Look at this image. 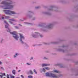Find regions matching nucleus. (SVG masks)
Returning <instances> with one entry per match:
<instances>
[{"mask_svg":"<svg viewBox=\"0 0 78 78\" xmlns=\"http://www.w3.org/2000/svg\"><path fill=\"white\" fill-rule=\"evenodd\" d=\"M12 1L10 0H6L5 1H2L1 2L2 5H3V6H1L3 9H11L14 8V6L13 5H11Z\"/></svg>","mask_w":78,"mask_h":78,"instance_id":"f257e3e1","label":"nucleus"},{"mask_svg":"<svg viewBox=\"0 0 78 78\" xmlns=\"http://www.w3.org/2000/svg\"><path fill=\"white\" fill-rule=\"evenodd\" d=\"M53 27V24L51 23L48 25H45L43 27L42 30L44 31H47V29H51Z\"/></svg>","mask_w":78,"mask_h":78,"instance_id":"f03ea898","label":"nucleus"},{"mask_svg":"<svg viewBox=\"0 0 78 78\" xmlns=\"http://www.w3.org/2000/svg\"><path fill=\"white\" fill-rule=\"evenodd\" d=\"M46 76H50L51 78H58V76L56 75L48 73H46Z\"/></svg>","mask_w":78,"mask_h":78,"instance_id":"7ed1b4c3","label":"nucleus"},{"mask_svg":"<svg viewBox=\"0 0 78 78\" xmlns=\"http://www.w3.org/2000/svg\"><path fill=\"white\" fill-rule=\"evenodd\" d=\"M10 34H13L14 35L13 36V37H14L16 40L17 41L18 40L19 37V36L17 34V32L16 31H14L12 32H10Z\"/></svg>","mask_w":78,"mask_h":78,"instance_id":"20e7f679","label":"nucleus"},{"mask_svg":"<svg viewBox=\"0 0 78 78\" xmlns=\"http://www.w3.org/2000/svg\"><path fill=\"white\" fill-rule=\"evenodd\" d=\"M3 11L5 12V14H16V13L15 12L12 11L10 10H3Z\"/></svg>","mask_w":78,"mask_h":78,"instance_id":"39448f33","label":"nucleus"},{"mask_svg":"<svg viewBox=\"0 0 78 78\" xmlns=\"http://www.w3.org/2000/svg\"><path fill=\"white\" fill-rule=\"evenodd\" d=\"M39 36H40L41 37H43L42 35L38 33L35 32L34 34L32 35V36L33 37L35 38L38 37H39Z\"/></svg>","mask_w":78,"mask_h":78,"instance_id":"423d86ee","label":"nucleus"},{"mask_svg":"<svg viewBox=\"0 0 78 78\" xmlns=\"http://www.w3.org/2000/svg\"><path fill=\"white\" fill-rule=\"evenodd\" d=\"M4 22L6 24V25H5V27L6 28H7V30L8 31V32H10V31H11V30L9 29V28H8V27L9 26V24H8V23H7V22H6V21L5 20L4 21Z\"/></svg>","mask_w":78,"mask_h":78,"instance_id":"0eeeda50","label":"nucleus"},{"mask_svg":"<svg viewBox=\"0 0 78 78\" xmlns=\"http://www.w3.org/2000/svg\"><path fill=\"white\" fill-rule=\"evenodd\" d=\"M20 41H21V43L23 44H24V42H23V41H22V40L23 39H25V37H24V36H23V35L21 34H20Z\"/></svg>","mask_w":78,"mask_h":78,"instance_id":"6e6552de","label":"nucleus"},{"mask_svg":"<svg viewBox=\"0 0 78 78\" xmlns=\"http://www.w3.org/2000/svg\"><path fill=\"white\" fill-rule=\"evenodd\" d=\"M9 16H6L5 15H3L2 16L1 18L0 19H9Z\"/></svg>","mask_w":78,"mask_h":78,"instance_id":"1a4fd4ad","label":"nucleus"},{"mask_svg":"<svg viewBox=\"0 0 78 78\" xmlns=\"http://www.w3.org/2000/svg\"><path fill=\"white\" fill-rule=\"evenodd\" d=\"M50 66V64H42V67H44V66Z\"/></svg>","mask_w":78,"mask_h":78,"instance_id":"9d476101","label":"nucleus"},{"mask_svg":"<svg viewBox=\"0 0 78 78\" xmlns=\"http://www.w3.org/2000/svg\"><path fill=\"white\" fill-rule=\"evenodd\" d=\"M56 66H60V67L61 68H64V67L63 66L61 65V64H57Z\"/></svg>","mask_w":78,"mask_h":78,"instance_id":"9b49d317","label":"nucleus"},{"mask_svg":"<svg viewBox=\"0 0 78 78\" xmlns=\"http://www.w3.org/2000/svg\"><path fill=\"white\" fill-rule=\"evenodd\" d=\"M9 20H11L12 21H14V22H17L16 20L14 18L10 19Z\"/></svg>","mask_w":78,"mask_h":78,"instance_id":"f8f14e48","label":"nucleus"},{"mask_svg":"<svg viewBox=\"0 0 78 78\" xmlns=\"http://www.w3.org/2000/svg\"><path fill=\"white\" fill-rule=\"evenodd\" d=\"M12 73L13 75H16V70H13L12 71Z\"/></svg>","mask_w":78,"mask_h":78,"instance_id":"ddd939ff","label":"nucleus"},{"mask_svg":"<svg viewBox=\"0 0 78 78\" xmlns=\"http://www.w3.org/2000/svg\"><path fill=\"white\" fill-rule=\"evenodd\" d=\"M53 8H54V6H51L50 7V9H49V10H50V11H52L53 10Z\"/></svg>","mask_w":78,"mask_h":78,"instance_id":"4468645a","label":"nucleus"},{"mask_svg":"<svg viewBox=\"0 0 78 78\" xmlns=\"http://www.w3.org/2000/svg\"><path fill=\"white\" fill-rule=\"evenodd\" d=\"M58 51H63V52H64V50H62V49H58Z\"/></svg>","mask_w":78,"mask_h":78,"instance_id":"2eb2a0df","label":"nucleus"},{"mask_svg":"<svg viewBox=\"0 0 78 78\" xmlns=\"http://www.w3.org/2000/svg\"><path fill=\"white\" fill-rule=\"evenodd\" d=\"M54 72H55V73H59V71L57 70H54Z\"/></svg>","mask_w":78,"mask_h":78,"instance_id":"dca6fc26","label":"nucleus"},{"mask_svg":"<svg viewBox=\"0 0 78 78\" xmlns=\"http://www.w3.org/2000/svg\"><path fill=\"white\" fill-rule=\"evenodd\" d=\"M29 72L31 75H33V71H32L31 70H30Z\"/></svg>","mask_w":78,"mask_h":78,"instance_id":"f3484780","label":"nucleus"},{"mask_svg":"<svg viewBox=\"0 0 78 78\" xmlns=\"http://www.w3.org/2000/svg\"><path fill=\"white\" fill-rule=\"evenodd\" d=\"M9 22L11 24H12L13 25H16V24H13V23L12 22H11V21H9Z\"/></svg>","mask_w":78,"mask_h":78,"instance_id":"a211bd4d","label":"nucleus"},{"mask_svg":"<svg viewBox=\"0 0 78 78\" xmlns=\"http://www.w3.org/2000/svg\"><path fill=\"white\" fill-rule=\"evenodd\" d=\"M45 69H46L47 70H50V68H48V67H45Z\"/></svg>","mask_w":78,"mask_h":78,"instance_id":"6ab92c4d","label":"nucleus"},{"mask_svg":"<svg viewBox=\"0 0 78 78\" xmlns=\"http://www.w3.org/2000/svg\"><path fill=\"white\" fill-rule=\"evenodd\" d=\"M34 72L36 74H37V72H36V69H34Z\"/></svg>","mask_w":78,"mask_h":78,"instance_id":"aec40b11","label":"nucleus"},{"mask_svg":"<svg viewBox=\"0 0 78 78\" xmlns=\"http://www.w3.org/2000/svg\"><path fill=\"white\" fill-rule=\"evenodd\" d=\"M1 74L2 75H1V76H2V77H3V76H4H4H6V75H5V73H2Z\"/></svg>","mask_w":78,"mask_h":78,"instance_id":"412c9836","label":"nucleus"},{"mask_svg":"<svg viewBox=\"0 0 78 78\" xmlns=\"http://www.w3.org/2000/svg\"><path fill=\"white\" fill-rule=\"evenodd\" d=\"M33 76H28V78H33Z\"/></svg>","mask_w":78,"mask_h":78,"instance_id":"4be33fe9","label":"nucleus"},{"mask_svg":"<svg viewBox=\"0 0 78 78\" xmlns=\"http://www.w3.org/2000/svg\"><path fill=\"white\" fill-rule=\"evenodd\" d=\"M42 71H43V72H45V71H46L45 70V69L43 68Z\"/></svg>","mask_w":78,"mask_h":78,"instance_id":"5701e85b","label":"nucleus"},{"mask_svg":"<svg viewBox=\"0 0 78 78\" xmlns=\"http://www.w3.org/2000/svg\"><path fill=\"white\" fill-rule=\"evenodd\" d=\"M41 8V7H40V6H38L36 7H35V8H36V9H39V8Z\"/></svg>","mask_w":78,"mask_h":78,"instance_id":"b1692460","label":"nucleus"},{"mask_svg":"<svg viewBox=\"0 0 78 78\" xmlns=\"http://www.w3.org/2000/svg\"><path fill=\"white\" fill-rule=\"evenodd\" d=\"M16 29H19V27H18L15 26H14Z\"/></svg>","mask_w":78,"mask_h":78,"instance_id":"393cba45","label":"nucleus"},{"mask_svg":"<svg viewBox=\"0 0 78 78\" xmlns=\"http://www.w3.org/2000/svg\"><path fill=\"white\" fill-rule=\"evenodd\" d=\"M44 14H48V15L49 14V13L48 12H44Z\"/></svg>","mask_w":78,"mask_h":78,"instance_id":"a878e982","label":"nucleus"},{"mask_svg":"<svg viewBox=\"0 0 78 78\" xmlns=\"http://www.w3.org/2000/svg\"><path fill=\"white\" fill-rule=\"evenodd\" d=\"M7 78H9V75L8 74H7Z\"/></svg>","mask_w":78,"mask_h":78,"instance_id":"bb28decb","label":"nucleus"},{"mask_svg":"<svg viewBox=\"0 0 78 78\" xmlns=\"http://www.w3.org/2000/svg\"><path fill=\"white\" fill-rule=\"evenodd\" d=\"M10 78H14V76H10Z\"/></svg>","mask_w":78,"mask_h":78,"instance_id":"cd10ccee","label":"nucleus"},{"mask_svg":"<svg viewBox=\"0 0 78 78\" xmlns=\"http://www.w3.org/2000/svg\"><path fill=\"white\" fill-rule=\"evenodd\" d=\"M21 77H22V78H24V76H23L22 75H21Z\"/></svg>","mask_w":78,"mask_h":78,"instance_id":"c85d7f7f","label":"nucleus"},{"mask_svg":"<svg viewBox=\"0 0 78 78\" xmlns=\"http://www.w3.org/2000/svg\"><path fill=\"white\" fill-rule=\"evenodd\" d=\"M27 65H31V64H30V63H27Z\"/></svg>","mask_w":78,"mask_h":78,"instance_id":"c756f323","label":"nucleus"},{"mask_svg":"<svg viewBox=\"0 0 78 78\" xmlns=\"http://www.w3.org/2000/svg\"><path fill=\"white\" fill-rule=\"evenodd\" d=\"M52 44H57V43L55 42H52Z\"/></svg>","mask_w":78,"mask_h":78,"instance_id":"7c9ffc66","label":"nucleus"},{"mask_svg":"<svg viewBox=\"0 0 78 78\" xmlns=\"http://www.w3.org/2000/svg\"><path fill=\"white\" fill-rule=\"evenodd\" d=\"M44 59H47V58L46 57H44Z\"/></svg>","mask_w":78,"mask_h":78,"instance_id":"2f4dec72","label":"nucleus"},{"mask_svg":"<svg viewBox=\"0 0 78 78\" xmlns=\"http://www.w3.org/2000/svg\"><path fill=\"white\" fill-rule=\"evenodd\" d=\"M0 76L1 78H3V77L2 76L0 75Z\"/></svg>","mask_w":78,"mask_h":78,"instance_id":"473e14b6","label":"nucleus"},{"mask_svg":"<svg viewBox=\"0 0 78 78\" xmlns=\"http://www.w3.org/2000/svg\"><path fill=\"white\" fill-rule=\"evenodd\" d=\"M2 64V62L1 61H0V65H1Z\"/></svg>","mask_w":78,"mask_h":78,"instance_id":"72a5a7b5","label":"nucleus"},{"mask_svg":"<svg viewBox=\"0 0 78 78\" xmlns=\"http://www.w3.org/2000/svg\"><path fill=\"white\" fill-rule=\"evenodd\" d=\"M33 59V58L32 57L30 58V60H31V59Z\"/></svg>","mask_w":78,"mask_h":78,"instance_id":"f704fd0d","label":"nucleus"},{"mask_svg":"<svg viewBox=\"0 0 78 78\" xmlns=\"http://www.w3.org/2000/svg\"><path fill=\"white\" fill-rule=\"evenodd\" d=\"M19 55L17 53H16V56H17V55Z\"/></svg>","mask_w":78,"mask_h":78,"instance_id":"c9c22d12","label":"nucleus"},{"mask_svg":"<svg viewBox=\"0 0 78 78\" xmlns=\"http://www.w3.org/2000/svg\"><path fill=\"white\" fill-rule=\"evenodd\" d=\"M27 23V24H30V23Z\"/></svg>","mask_w":78,"mask_h":78,"instance_id":"e433bc0d","label":"nucleus"},{"mask_svg":"<svg viewBox=\"0 0 78 78\" xmlns=\"http://www.w3.org/2000/svg\"><path fill=\"white\" fill-rule=\"evenodd\" d=\"M36 19V18H34V19H33V20H35Z\"/></svg>","mask_w":78,"mask_h":78,"instance_id":"4c0bfd02","label":"nucleus"},{"mask_svg":"<svg viewBox=\"0 0 78 78\" xmlns=\"http://www.w3.org/2000/svg\"><path fill=\"white\" fill-rule=\"evenodd\" d=\"M1 69H3V67H1Z\"/></svg>","mask_w":78,"mask_h":78,"instance_id":"58836bf2","label":"nucleus"},{"mask_svg":"<svg viewBox=\"0 0 78 78\" xmlns=\"http://www.w3.org/2000/svg\"><path fill=\"white\" fill-rule=\"evenodd\" d=\"M29 18L31 17V16H29Z\"/></svg>","mask_w":78,"mask_h":78,"instance_id":"ea45409f","label":"nucleus"},{"mask_svg":"<svg viewBox=\"0 0 78 78\" xmlns=\"http://www.w3.org/2000/svg\"><path fill=\"white\" fill-rule=\"evenodd\" d=\"M21 71L20 70H18V72H20Z\"/></svg>","mask_w":78,"mask_h":78,"instance_id":"a19ab883","label":"nucleus"},{"mask_svg":"<svg viewBox=\"0 0 78 78\" xmlns=\"http://www.w3.org/2000/svg\"><path fill=\"white\" fill-rule=\"evenodd\" d=\"M14 58H16V55H14Z\"/></svg>","mask_w":78,"mask_h":78,"instance_id":"79ce46f5","label":"nucleus"},{"mask_svg":"<svg viewBox=\"0 0 78 78\" xmlns=\"http://www.w3.org/2000/svg\"><path fill=\"white\" fill-rule=\"evenodd\" d=\"M19 25H20V26H22V25H20V24H19Z\"/></svg>","mask_w":78,"mask_h":78,"instance_id":"37998d69","label":"nucleus"},{"mask_svg":"<svg viewBox=\"0 0 78 78\" xmlns=\"http://www.w3.org/2000/svg\"><path fill=\"white\" fill-rule=\"evenodd\" d=\"M16 78H20V77H16Z\"/></svg>","mask_w":78,"mask_h":78,"instance_id":"c03bdc74","label":"nucleus"},{"mask_svg":"<svg viewBox=\"0 0 78 78\" xmlns=\"http://www.w3.org/2000/svg\"><path fill=\"white\" fill-rule=\"evenodd\" d=\"M2 41H1V43H2Z\"/></svg>","mask_w":78,"mask_h":78,"instance_id":"a18cd8bd","label":"nucleus"},{"mask_svg":"<svg viewBox=\"0 0 78 78\" xmlns=\"http://www.w3.org/2000/svg\"><path fill=\"white\" fill-rule=\"evenodd\" d=\"M22 20V21H23V20Z\"/></svg>","mask_w":78,"mask_h":78,"instance_id":"49530a36","label":"nucleus"},{"mask_svg":"<svg viewBox=\"0 0 78 78\" xmlns=\"http://www.w3.org/2000/svg\"><path fill=\"white\" fill-rule=\"evenodd\" d=\"M39 26H41V25H39Z\"/></svg>","mask_w":78,"mask_h":78,"instance_id":"de8ad7c7","label":"nucleus"},{"mask_svg":"<svg viewBox=\"0 0 78 78\" xmlns=\"http://www.w3.org/2000/svg\"><path fill=\"white\" fill-rule=\"evenodd\" d=\"M64 47V46H62L63 47Z\"/></svg>","mask_w":78,"mask_h":78,"instance_id":"09e8293b","label":"nucleus"},{"mask_svg":"<svg viewBox=\"0 0 78 78\" xmlns=\"http://www.w3.org/2000/svg\"><path fill=\"white\" fill-rule=\"evenodd\" d=\"M29 73H28V74H29Z\"/></svg>","mask_w":78,"mask_h":78,"instance_id":"8fccbe9b","label":"nucleus"},{"mask_svg":"<svg viewBox=\"0 0 78 78\" xmlns=\"http://www.w3.org/2000/svg\"><path fill=\"white\" fill-rule=\"evenodd\" d=\"M16 69H17V67H16Z\"/></svg>","mask_w":78,"mask_h":78,"instance_id":"3c124183","label":"nucleus"},{"mask_svg":"<svg viewBox=\"0 0 78 78\" xmlns=\"http://www.w3.org/2000/svg\"><path fill=\"white\" fill-rule=\"evenodd\" d=\"M4 78H5V77H4Z\"/></svg>","mask_w":78,"mask_h":78,"instance_id":"603ef678","label":"nucleus"}]
</instances>
